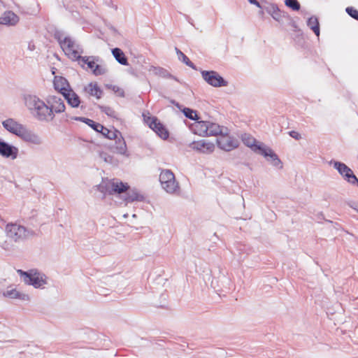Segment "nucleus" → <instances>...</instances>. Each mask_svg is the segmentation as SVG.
Returning a JSON list of instances; mask_svg holds the SVG:
<instances>
[{
	"label": "nucleus",
	"mask_w": 358,
	"mask_h": 358,
	"mask_svg": "<svg viewBox=\"0 0 358 358\" xmlns=\"http://www.w3.org/2000/svg\"><path fill=\"white\" fill-rule=\"evenodd\" d=\"M53 85L55 90L59 92L62 96L64 95V92H68L71 89L68 80L62 76H55Z\"/></svg>",
	"instance_id": "nucleus-18"
},
{
	"label": "nucleus",
	"mask_w": 358,
	"mask_h": 358,
	"mask_svg": "<svg viewBox=\"0 0 358 358\" xmlns=\"http://www.w3.org/2000/svg\"><path fill=\"white\" fill-rule=\"evenodd\" d=\"M99 61V57L96 56H80L77 62L82 68L85 67V64L87 65L88 69H91L93 72V69L95 68L96 62Z\"/></svg>",
	"instance_id": "nucleus-23"
},
{
	"label": "nucleus",
	"mask_w": 358,
	"mask_h": 358,
	"mask_svg": "<svg viewBox=\"0 0 358 358\" xmlns=\"http://www.w3.org/2000/svg\"><path fill=\"white\" fill-rule=\"evenodd\" d=\"M54 38L59 43L65 55L71 60L77 61L83 53V49L70 36H66L61 30H56Z\"/></svg>",
	"instance_id": "nucleus-1"
},
{
	"label": "nucleus",
	"mask_w": 358,
	"mask_h": 358,
	"mask_svg": "<svg viewBox=\"0 0 358 358\" xmlns=\"http://www.w3.org/2000/svg\"><path fill=\"white\" fill-rule=\"evenodd\" d=\"M48 103L49 113V122L52 121L55 117V114L64 113L66 109L64 101L60 96L55 95H49L46 98Z\"/></svg>",
	"instance_id": "nucleus-7"
},
{
	"label": "nucleus",
	"mask_w": 358,
	"mask_h": 358,
	"mask_svg": "<svg viewBox=\"0 0 358 358\" xmlns=\"http://www.w3.org/2000/svg\"><path fill=\"white\" fill-rule=\"evenodd\" d=\"M112 54L115 57V60L120 64L124 66H128V60L127 57L125 56L124 52L119 48H113Z\"/></svg>",
	"instance_id": "nucleus-30"
},
{
	"label": "nucleus",
	"mask_w": 358,
	"mask_h": 358,
	"mask_svg": "<svg viewBox=\"0 0 358 358\" xmlns=\"http://www.w3.org/2000/svg\"><path fill=\"white\" fill-rule=\"evenodd\" d=\"M350 207L356 210L358 213V203L355 201H350L348 203Z\"/></svg>",
	"instance_id": "nucleus-44"
},
{
	"label": "nucleus",
	"mask_w": 358,
	"mask_h": 358,
	"mask_svg": "<svg viewBox=\"0 0 358 358\" xmlns=\"http://www.w3.org/2000/svg\"><path fill=\"white\" fill-rule=\"evenodd\" d=\"M107 72V69L105 66L99 64H96L95 68L93 69L92 73L96 76H102L104 75Z\"/></svg>",
	"instance_id": "nucleus-37"
},
{
	"label": "nucleus",
	"mask_w": 358,
	"mask_h": 358,
	"mask_svg": "<svg viewBox=\"0 0 358 358\" xmlns=\"http://www.w3.org/2000/svg\"><path fill=\"white\" fill-rule=\"evenodd\" d=\"M345 12L353 19L358 20V10L353 7L349 6L345 8Z\"/></svg>",
	"instance_id": "nucleus-40"
},
{
	"label": "nucleus",
	"mask_w": 358,
	"mask_h": 358,
	"mask_svg": "<svg viewBox=\"0 0 358 358\" xmlns=\"http://www.w3.org/2000/svg\"><path fill=\"white\" fill-rule=\"evenodd\" d=\"M18 137L24 141L35 145H40L43 143V138L38 134L27 129L25 126Z\"/></svg>",
	"instance_id": "nucleus-14"
},
{
	"label": "nucleus",
	"mask_w": 358,
	"mask_h": 358,
	"mask_svg": "<svg viewBox=\"0 0 358 358\" xmlns=\"http://www.w3.org/2000/svg\"><path fill=\"white\" fill-rule=\"evenodd\" d=\"M203 79L210 85L215 87H225L228 82L225 80L217 71H201Z\"/></svg>",
	"instance_id": "nucleus-12"
},
{
	"label": "nucleus",
	"mask_w": 358,
	"mask_h": 358,
	"mask_svg": "<svg viewBox=\"0 0 358 358\" xmlns=\"http://www.w3.org/2000/svg\"><path fill=\"white\" fill-rule=\"evenodd\" d=\"M289 135L296 140H299L301 138V135L297 131H289Z\"/></svg>",
	"instance_id": "nucleus-43"
},
{
	"label": "nucleus",
	"mask_w": 358,
	"mask_h": 358,
	"mask_svg": "<svg viewBox=\"0 0 358 358\" xmlns=\"http://www.w3.org/2000/svg\"><path fill=\"white\" fill-rule=\"evenodd\" d=\"M294 41L298 46L301 48L304 47L305 41L301 34L297 35Z\"/></svg>",
	"instance_id": "nucleus-41"
},
{
	"label": "nucleus",
	"mask_w": 358,
	"mask_h": 358,
	"mask_svg": "<svg viewBox=\"0 0 358 358\" xmlns=\"http://www.w3.org/2000/svg\"><path fill=\"white\" fill-rule=\"evenodd\" d=\"M17 272L23 278L26 284L32 285L35 288H43L47 284L46 275L36 270H29V271L18 270Z\"/></svg>",
	"instance_id": "nucleus-5"
},
{
	"label": "nucleus",
	"mask_w": 358,
	"mask_h": 358,
	"mask_svg": "<svg viewBox=\"0 0 358 358\" xmlns=\"http://www.w3.org/2000/svg\"><path fill=\"white\" fill-rule=\"evenodd\" d=\"M285 5L292 8L293 10H299L300 9V3L297 0H285Z\"/></svg>",
	"instance_id": "nucleus-36"
},
{
	"label": "nucleus",
	"mask_w": 358,
	"mask_h": 358,
	"mask_svg": "<svg viewBox=\"0 0 358 358\" xmlns=\"http://www.w3.org/2000/svg\"><path fill=\"white\" fill-rule=\"evenodd\" d=\"M112 90L113 91H114L115 93H117V95L120 97H124L125 96V94H124V91L121 89L120 87H119L117 85H113L112 87Z\"/></svg>",
	"instance_id": "nucleus-42"
},
{
	"label": "nucleus",
	"mask_w": 358,
	"mask_h": 358,
	"mask_svg": "<svg viewBox=\"0 0 358 358\" xmlns=\"http://www.w3.org/2000/svg\"><path fill=\"white\" fill-rule=\"evenodd\" d=\"M144 199V196L136 189H132L128 190L124 200L127 203H131L134 201H142Z\"/></svg>",
	"instance_id": "nucleus-28"
},
{
	"label": "nucleus",
	"mask_w": 358,
	"mask_h": 358,
	"mask_svg": "<svg viewBox=\"0 0 358 358\" xmlns=\"http://www.w3.org/2000/svg\"><path fill=\"white\" fill-rule=\"evenodd\" d=\"M330 164L333 165L334 168L337 170L338 173L345 181L352 185H357L358 187V178L354 174L352 170L345 164L341 162L331 160Z\"/></svg>",
	"instance_id": "nucleus-8"
},
{
	"label": "nucleus",
	"mask_w": 358,
	"mask_h": 358,
	"mask_svg": "<svg viewBox=\"0 0 358 358\" xmlns=\"http://www.w3.org/2000/svg\"><path fill=\"white\" fill-rule=\"evenodd\" d=\"M25 106L38 120L49 122V113L48 103L44 102L39 97L34 94H25L24 96Z\"/></svg>",
	"instance_id": "nucleus-2"
},
{
	"label": "nucleus",
	"mask_w": 358,
	"mask_h": 358,
	"mask_svg": "<svg viewBox=\"0 0 358 358\" xmlns=\"http://www.w3.org/2000/svg\"><path fill=\"white\" fill-rule=\"evenodd\" d=\"M184 115L192 120H198L199 116L196 111L189 108H184L182 110Z\"/></svg>",
	"instance_id": "nucleus-35"
},
{
	"label": "nucleus",
	"mask_w": 358,
	"mask_h": 358,
	"mask_svg": "<svg viewBox=\"0 0 358 358\" xmlns=\"http://www.w3.org/2000/svg\"><path fill=\"white\" fill-rule=\"evenodd\" d=\"M129 188L127 183L122 182H103L97 186V189L104 194H112L113 192L122 193Z\"/></svg>",
	"instance_id": "nucleus-10"
},
{
	"label": "nucleus",
	"mask_w": 358,
	"mask_h": 358,
	"mask_svg": "<svg viewBox=\"0 0 358 358\" xmlns=\"http://www.w3.org/2000/svg\"><path fill=\"white\" fill-rule=\"evenodd\" d=\"M99 157L103 160L105 162L108 163V164H113L114 163V159L112 156H110L109 154L105 152H100L99 154Z\"/></svg>",
	"instance_id": "nucleus-38"
},
{
	"label": "nucleus",
	"mask_w": 358,
	"mask_h": 358,
	"mask_svg": "<svg viewBox=\"0 0 358 358\" xmlns=\"http://www.w3.org/2000/svg\"><path fill=\"white\" fill-rule=\"evenodd\" d=\"M28 48L30 50H33L34 49V45H31V43H29V45H28Z\"/></svg>",
	"instance_id": "nucleus-47"
},
{
	"label": "nucleus",
	"mask_w": 358,
	"mask_h": 358,
	"mask_svg": "<svg viewBox=\"0 0 358 358\" xmlns=\"http://www.w3.org/2000/svg\"><path fill=\"white\" fill-rule=\"evenodd\" d=\"M37 349V347H34L33 348L30 349V350L31 351V352H35Z\"/></svg>",
	"instance_id": "nucleus-49"
},
{
	"label": "nucleus",
	"mask_w": 358,
	"mask_h": 358,
	"mask_svg": "<svg viewBox=\"0 0 358 358\" xmlns=\"http://www.w3.org/2000/svg\"><path fill=\"white\" fill-rule=\"evenodd\" d=\"M216 142L219 148L227 152H229L239 145L238 140L234 136H229V131L227 134L223 132L217 138Z\"/></svg>",
	"instance_id": "nucleus-11"
},
{
	"label": "nucleus",
	"mask_w": 358,
	"mask_h": 358,
	"mask_svg": "<svg viewBox=\"0 0 358 358\" xmlns=\"http://www.w3.org/2000/svg\"><path fill=\"white\" fill-rule=\"evenodd\" d=\"M208 121H198L196 120L192 125V129L195 134L201 136H206L208 135Z\"/></svg>",
	"instance_id": "nucleus-25"
},
{
	"label": "nucleus",
	"mask_w": 358,
	"mask_h": 358,
	"mask_svg": "<svg viewBox=\"0 0 358 358\" xmlns=\"http://www.w3.org/2000/svg\"><path fill=\"white\" fill-rule=\"evenodd\" d=\"M65 116L67 118H71L72 120H75L85 123L89 127L92 128L94 131H96V132H99V131H101V129H103L102 124H101L100 123L96 122L91 119H89L87 117H70L67 113L65 114Z\"/></svg>",
	"instance_id": "nucleus-22"
},
{
	"label": "nucleus",
	"mask_w": 358,
	"mask_h": 358,
	"mask_svg": "<svg viewBox=\"0 0 358 358\" xmlns=\"http://www.w3.org/2000/svg\"><path fill=\"white\" fill-rule=\"evenodd\" d=\"M190 148L203 153H211L215 149V145L213 143L201 140L192 142L190 144Z\"/></svg>",
	"instance_id": "nucleus-17"
},
{
	"label": "nucleus",
	"mask_w": 358,
	"mask_h": 358,
	"mask_svg": "<svg viewBox=\"0 0 358 358\" xmlns=\"http://www.w3.org/2000/svg\"><path fill=\"white\" fill-rule=\"evenodd\" d=\"M19 21L18 16L12 11H6L0 17V24L13 26Z\"/></svg>",
	"instance_id": "nucleus-20"
},
{
	"label": "nucleus",
	"mask_w": 358,
	"mask_h": 358,
	"mask_svg": "<svg viewBox=\"0 0 358 358\" xmlns=\"http://www.w3.org/2000/svg\"><path fill=\"white\" fill-rule=\"evenodd\" d=\"M307 25L311 30H313L317 36H320V24L317 17L312 16L309 17L307 21Z\"/></svg>",
	"instance_id": "nucleus-31"
},
{
	"label": "nucleus",
	"mask_w": 358,
	"mask_h": 358,
	"mask_svg": "<svg viewBox=\"0 0 358 358\" xmlns=\"http://www.w3.org/2000/svg\"><path fill=\"white\" fill-rule=\"evenodd\" d=\"M257 7L260 9H263V10H265V12L271 15L272 13H273L274 10H277L278 6L274 3H265L264 4L260 3V6Z\"/></svg>",
	"instance_id": "nucleus-34"
},
{
	"label": "nucleus",
	"mask_w": 358,
	"mask_h": 358,
	"mask_svg": "<svg viewBox=\"0 0 358 358\" xmlns=\"http://www.w3.org/2000/svg\"><path fill=\"white\" fill-rule=\"evenodd\" d=\"M176 52L178 55V58L180 61L185 64L187 66L192 69L196 70V66L192 63L189 59L178 48H175Z\"/></svg>",
	"instance_id": "nucleus-32"
},
{
	"label": "nucleus",
	"mask_w": 358,
	"mask_h": 358,
	"mask_svg": "<svg viewBox=\"0 0 358 358\" xmlns=\"http://www.w3.org/2000/svg\"><path fill=\"white\" fill-rule=\"evenodd\" d=\"M6 233L7 236L15 242L23 241L34 235V231L16 223L8 224L6 227Z\"/></svg>",
	"instance_id": "nucleus-4"
},
{
	"label": "nucleus",
	"mask_w": 358,
	"mask_h": 358,
	"mask_svg": "<svg viewBox=\"0 0 358 358\" xmlns=\"http://www.w3.org/2000/svg\"><path fill=\"white\" fill-rule=\"evenodd\" d=\"M285 13L281 11L279 8H277V10H274L273 13L271 15V16L276 21L280 22L282 17H285Z\"/></svg>",
	"instance_id": "nucleus-39"
},
{
	"label": "nucleus",
	"mask_w": 358,
	"mask_h": 358,
	"mask_svg": "<svg viewBox=\"0 0 358 358\" xmlns=\"http://www.w3.org/2000/svg\"><path fill=\"white\" fill-rule=\"evenodd\" d=\"M104 137L108 139H114L115 145L112 146L113 150L120 155L128 156L127 144L120 131L113 128L109 129L103 126V129L99 131Z\"/></svg>",
	"instance_id": "nucleus-3"
},
{
	"label": "nucleus",
	"mask_w": 358,
	"mask_h": 358,
	"mask_svg": "<svg viewBox=\"0 0 358 358\" xmlns=\"http://www.w3.org/2000/svg\"><path fill=\"white\" fill-rule=\"evenodd\" d=\"M19 150L15 145L9 144L0 138V155L5 158L15 159Z\"/></svg>",
	"instance_id": "nucleus-13"
},
{
	"label": "nucleus",
	"mask_w": 358,
	"mask_h": 358,
	"mask_svg": "<svg viewBox=\"0 0 358 358\" xmlns=\"http://www.w3.org/2000/svg\"><path fill=\"white\" fill-rule=\"evenodd\" d=\"M3 128L12 134L20 136L24 125L20 124L13 118H8L2 122Z\"/></svg>",
	"instance_id": "nucleus-16"
},
{
	"label": "nucleus",
	"mask_w": 358,
	"mask_h": 358,
	"mask_svg": "<svg viewBox=\"0 0 358 358\" xmlns=\"http://www.w3.org/2000/svg\"><path fill=\"white\" fill-rule=\"evenodd\" d=\"M3 295L5 297H8L9 299H16L21 301H29V296L25 293L20 292L16 289H7L3 293Z\"/></svg>",
	"instance_id": "nucleus-26"
},
{
	"label": "nucleus",
	"mask_w": 358,
	"mask_h": 358,
	"mask_svg": "<svg viewBox=\"0 0 358 358\" xmlns=\"http://www.w3.org/2000/svg\"><path fill=\"white\" fill-rule=\"evenodd\" d=\"M63 96L72 108H78L81 103L79 96L72 89L69 90L68 92H64Z\"/></svg>",
	"instance_id": "nucleus-21"
},
{
	"label": "nucleus",
	"mask_w": 358,
	"mask_h": 358,
	"mask_svg": "<svg viewBox=\"0 0 358 358\" xmlns=\"http://www.w3.org/2000/svg\"><path fill=\"white\" fill-rule=\"evenodd\" d=\"M145 122L161 138L166 140L169 137V132L166 127L155 116H147L143 114Z\"/></svg>",
	"instance_id": "nucleus-9"
},
{
	"label": "nucleus",
	"mask_w": 358,
	"mask_h": 358,
	"mask_svg": "<svg viewBox=\"0 0 358 358\" xmlns=\"http://www.w3.org/2000/svg\"><path fill=\"white\" fill-rule=\"evenodd\" d=\"M265 10H263V9H261L259 11V14L262 16L264 15V13Z\"/></svg>",
	"instance_id": "nucleus-48"
},
{
	"label": "nucleus",
	"mask_w": 358,
	"mask_h": 358,
	"mask_svg": "<svg viewBox=\"0 0 358 358\" xmlns=\"http://www.w3.org/2000/svg\"><path fill=\"white\" fill-rule=\"evenodd\" d=\"M159 181L162 188L167 193L173 194L179 189V185L176 180L175 175L169 169L162 170Z\"/></svg>",
	"instance_id": "nucleus-6"
},
{
	"label": "nucleus",
	"mask_w": 358,
	"mask_h": 358,
	"mask_svg": "<svg viewBox=\"0 0 358 358\" xmlns=\"http://www.w3.org/2000/svg\"><path fill=\"white\" fill-rule=\"evenodd\" d=\"M207 124L208 128L207 129L208 135H206V136H220L223 132H224V134L228 132V129L227 127H220L216 123L208 121Z\"/></svg>",
	"instance_id": "nucleus-24"
},
{
	"label": "nucleus",
	"mask_w": 358,
	"mask_h": 358,
	"mask_svg": "<svg viewBox=\"0 0 358 358\" xmlns=\"http://www.w3.org/2000/svg\"><path fill=\"white\" fill-rule=\"evenodd\" d=\"M248 1L256 6H260V3L257 0H248Z\"/></svg>",
	"instance_id": "nucleus-46"
},
{
	"label": "nucleus",
	"mask_w": 358,
	"mask_h": 358,
	"mask_svg": "<svg viewBox=\"0 0 358 358\" xmlns=\"http://www.w3.org/2000/svg\"><path fill=\"white\" fill-rule=\"evenodd\" d=\"M106 4L110 7L113 8L115 10L117 9V6L115 5L111 0L106 1Z\"/></svg>",
	"instance_id": "nucleus-45"
},
{
	"label": "nucleus",
	"mask_w": 358,
	"mask_h": 358,
	"mask_svg": "<svg viewBox=\"0 0 358 358\" xmlns=\"http://www.w3.org/2000/svg\"><path fill=\"white\" fill-rule=\"evenodd\" d=\"M241 140L246 146L250 148L255 152H259L264 146L262 143L257 145L256 139L248 134H242Z\"/></svg>",
	"instance_id": "nucleus-19"
},
{
	"label": "nucleus",
	"mask_w": 358,
	"mask_h": 358,
	"mask_svg": "<svg viewBox=\"0 0 358 358\" xmlns=\"http://www.w3.org/2000/svg\"><path fill=\"white\" fill-rule=\"evenodd\" d=\"M150 71H152L156 76H159L164 78L173 79L176 81L179 82V80L176 76L171 75L166 69L164 68L151 66Z\"/></svg>",
	"instance_id": "nucleus-29"
},
{
	"label": "nucleus",
	"mask_w": 358,
	"mask_h": 358,
	"mask_svg": "<svg viewBox=\"0 0 358 358\" xmlns=\"http://www.w3.org/2000/svg\"><path fill=\"white\" fill-rule=\"evenodd\" d=\"M84 91L90 95L95 96L97 99L101 98L103 95L102 90L96 83H90L84 87Z\"/></svg>",
	"instance_id": "nucleus-27"
},
{
	"label": "nucleus",
	"mask_w": 358,
	"mask_h": 358,
	"mask_svg": "<svg viewBox=\"0 0 358 358\" xmlns=\"http://www.w3.org/2000/svg\"><path fill=\"white\" fill-rule=\"evenodd\" d=\"M258 153L266 157L267 161L270 162L273 166L278 169L282 168L281 160L271 148L264 146Z\"/></svg>",
	"instance_id": "nucleus-15"
},
{
	"label": "nucleus",
	"mask_w": 358,
	"mask_h": 358,
	"mask_svg": "<svg viewBox=\"0 0 358 358\" xmlns=\"http://www.w3.org/2000/svg\"><path fill=\"white\" fill-rule=\"evenodd\" d=\"M101 112L104 113L108 117L118 119L117 113L110 106H99Z\"/></svg>",
	"instance_id": "nucleus-33"
}]
</instances>
